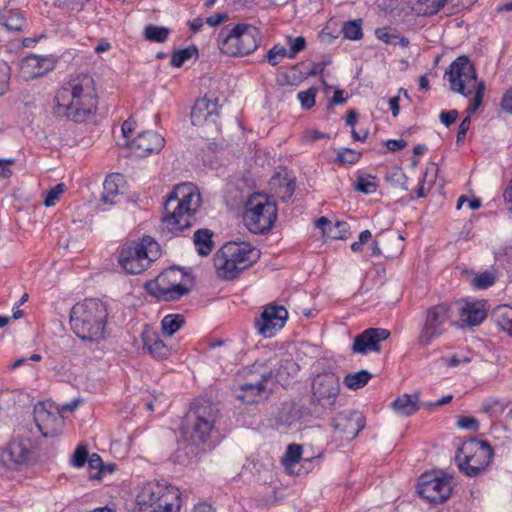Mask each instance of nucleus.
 I'll use <instances>...</instances> for the list:
<instances>
[{
	"label": "nucleus",
	"instance_id": "1",
	"mask_svg": "<svg viewBox=\"0 0 512 512\" xmlns=\"http://www.w3.org/2000/svg\"><path fill=\"white\" fill-rule=\"evenodd\" d=\"M54 113L75 122H84L97 109L95 82L88 74L71 76L55 95Z\"/></svg>",
	"mask_w": 512,
	"mask_h": 512
},
{
	"label": "nucleus",
	"instance_id": "2",
	"mask_svg": "<svg viewBox=\"0 0 512 512\" xmlns=\"http://www.w3.org/2000/svg\"><path fill=\"white\" fill-rule=\"evenodd\" d=\"M201 205V195L192 183H182L168 195L162 215V232L178 235L196 221Z\"/></svg>",
	"mask_w": 512,
	"mask_h": 512
},
{
	"label": "nucleus",
	"instance_id": "3",
	"mask_svg": "<svg viewBox=\"0 0 512 512\" xmlns=\"http://www.w3.org/2000/svg\"><path fill=\"white\" fill-rule=\"evenodd\" d=\"M108 309L97 299H87L73 306L70 325L73 332L83 341L99 343L106 338Z\"/></svg>",
	"mask_w": 512,
	"mask_h": 512
},
{
	"label": "nucleus",
	"instance_id": "4",
	"mask_svg": "<svg viewBox=\"0 0 512 512\" xmlns=\"http://www.w3.org/2000/svg\"><path fill=\"white\" fill-rule=\"evenodd\" d=\"M260 255V250L248 243H226L213 257L216 275L223 280H233L252 266Z\"/></svg>",
	"mask_w": 512,
	"mask_h": 512
},
{
	"label": "nucleus",
	"instance_id": "5",
	"mask_svg": "<svg viewBox=\"0 0 512 512\" xmlns=\"http://www.w3.org/2000/svg\"><path fill=\"white\" fill-rule=\"evenodd\" d=\"M445 78L453 92L468 96L472 91L475 95L467 108L468 115L475 113L480 107L485 90L483 81H477L475 68L466 56H460L454 60L445 73Z\"/></svg>",
	"mask_w": 512,
	"mask_h": 512
},
{
	"label": "nucleus",
	"instance_id": "6",
	"mask_svg": "<svg viewBox=\"0 0 512 512\" xmlns=\"http://www.w3.org/2000/svg\"><path fill=\"white\" fill-rule=\"evenodd\" d=\"M271 385V371L256 362L239 374L234 393L243 403L253 404L267 398Z\"/></svg>",
	"mask_w": 512,
	"mask_h": 512
},
{
	"label": "nucleus",
	"instance_id": "7",
	"mask_svg": "<svg viewBox=\"0 0 512 512\" xmlns=\"http://www.w3.org/2000/svg\"><path fill=\"white\" fill-rule=\"evenodd\" d=\"M219 409L212 403L197 404L185 415L182 433L193 444L205 443L211 436Z\"/></svg>",
	"mask_w": 512,
	"mask_h": 512
},
{
	"label": "nucleus",
	"instance_id": "8",
	"mask_svg": "<svg viewBox=\"0 0 512 512\" xmlns=\"http://www.w3.org/2000/svg\"><path fill=\"white\" fill-rule=\"evenodd\" d=\"M139 512H178V489L160 482L146 483L137 495Z\"/></svg>",
	"mask_w": 512,
	"mask_h": 512
},
{
	"label": "nucleus",
	"instance_id": "9",
	"mask_svg": "<svg viewBox=\"0 0 512 512\" xmlns=\"http://www.w3.org/2000/svg\"><path fill=\"white\" fill-rule=\"evenodd\" d=\"M258 34V30L251 25H228L218 34V48L223 54L232 57L250 54L258 46Z\"/></svg>",
	"mask_w": 512,
	"mask_h": 512
},
{
	"label": "nucleus",
	"instance_id": "10",
	"mask_svg": "<svg viewBox=\"0 0 512 512\" xmlns=\"http://www.w3.org/2000/svg\"><path fill=\"white\" fill-rule=\"evenodd\" d=\"M160 256L159 244L150 236L125 244L120 252L119 264L130 274H140Z\"/></svg>",
	"mask_w": 512,
	"mask_h": 512
},
{
	"label": "nucleus",
	"instance_id": "11",
	"mask_svg": "<svg viewBox=\"0 0 512 512\" xmlns=\"http://www.w3.org/2000/svg\"><path fill=\"white\" fill-rule=\"evenodd\" d=\"M492 457L493 451L487 442L470 439L462 443L455 460L463 474L475 477L488 468Z\"/></svg>",
	"mask_w": 512,
	"mask_h": 512
},
{
	"label": "nucleus",
	"instance_id": "12",
	"mask_svg": "<svg viewBox=\"0 0 512 512\" xmlns=\"http://www.w3.org/2000/svg\"><path fill=\"white\" fill-rule=\"evenodd\" d=\"M277 218V207L267 195L255 193L246 202L243 219L253 233L269 231Z\"/></svg>",
	"mask_w": 512,
	"mask_h": 512
},
{
	"label": "nucleus",
	"instance_id": "13",
	"mask_svg": "<svg viewBox=\"0 0 512 512\" xmlns=\"http://www.w3.org/2000/svg\"><path fill=\"white\" fill-rule=\"evenodd\" d=\"M454 307L450 303H441L429 307L424 316L418 342L421 346H429L435 339L442 336L448 327L455 324Z\"/></svg>",
	"mask_w": 512,
	"mask_h": 512
},
{
	"label": "nucleus",
	"instance_id": "14",
	"mask_svg": "<svg viewBox=\"0 0 512 512\" xmlns=\"http://www.w3.org/2000/svg\"><path fill=\"white\" fill-rule=\"evenodd\" d=\"M35 450L36 441L31 431L23 430L2 450L0 459L5 467L20 470L32 462Z\"/></svg>",
	"mask_w": 512,
	"mask_h": 512
},
{
	"label": "nucleus",
	"instance_id": "15",
	"mask_svg": "<svg viewBox=\"0 0 512 512\" xmlns=\"http://www.w3.org/2000/svg\"><path fill=\"white\" fill-rule=\"evenodd\" d=\"M184 274L180 269L170 268L157 276L153 283L147 285L150 294L165 301L177 300L189 292L182 284Z\"/></svg>",
	"mask_w": 512,
	"mask_h": 512
},
{
	"label": "nucleus",
	"instance_id": "16",
	"mask_svg": "<svg viewBox=\"0 0 512 512\" xmlns=\"http://www.w3.org/2000/svg\"><path fill=\"white\" fill-rule=\"evenodd\" d=\"M340 392V377L333 371L328 370L318 373L312 382V393L314 403L331 408Z\"/></svg>",
	"mask_w": 512,
	"mask_h": 512
},
{
	"label": "nucleus",
	"instance_id": "17",
	"mask_svg": "<svg viewBox=\"0 0 512 512\" xmlns=\"http://www.w3.org/2000/svg\"><path fill=\"white\" fill-rule=\"evenodd\" d=\"M452 492L451 480L438 473H425L418 482V493L432 503H442Z\"/></svg>",
	"mask_w": 512,
	"mask_h": 512
},
{
	"label": "nucleus",
	"instance_id": "18",
	"mask_svg": "<svg viewBox=\"0 0 512 512\" xmlns=\"http://www.w3.org/2000/svg\"><path fill=\"white\" fill-rule=\"evenodd\" d=\"M331 426L341 440L350 441L364 428L365 419L357 411H343L332 419Z\"/></svg>",
	"mask_w": 512,
	"mask_h": 512
},
{
	"label": "nucleus",
	"instance_id": "19",
	"mask_svg": "<svg viewBox=\"0 0 512 512\" xmlns=\"http://www.w3.org/2000/svg\"><path fill=\"white\" fill-rule=\"evenodd\" d=\"M288 317V312L283 306L269 305L255 322V327L263 337H272L280 330Z\"/></svg>",
	"mask_w": 512,
	"mask_h": 512
},
{
	"label": "nucleus",
	"instance_id": "20",
	"mask_svg": "<svg viewBox=\"0 0 512 512\" xmlns=\"http://www.w3.org/2000/svg\"><path fill=\"white\" fill-rule=\"evenodd\" d=\"M390 336V331L383 328H368L357 335L352 344V351L365 355L369 352H380V343Z\"/></svg>",
	"mask_w": 512,
	"mask_h": 512
},
{
	"label": "nucleus",
	"instance_id": "21",
	"mask_svg": "<svg viewBox=\"0 0 512 512\" xmlns=\"http://www.w3.org/2000/svg\"><path fill=\"white\" fill-rule=\"evenodd\" d=\"M403 241V236L395 231L382 232L376 236L372 244V255H383L388 259L396 258L404 248Z\"/></svg>",
	"mask_w": 512,
	"mask_h": 512
},
{
	"label": "nucleus",
	"instance_id": "22",
	"mask_svg": "<svg viewBox=\"0 0 512 512\" xmlns=\"http://www.w3.org/2000/svg\"><path fill=\"white\" fill-rule=\"evenodd\" d=\"M260 364L261 368H266L271 371L272 384L274 381L285 384L289 377L296 375L299 371V365L290 356L275 355Z\"/></svg>",
	"mask_w": 512,
	"mask_h": 512
},
{
	"label": "nucleus",
	"instance_id": "23",
	"mask_svg": "<svg viewBox=\"0 0 512 512\" xmlns=\"http://www.w3.org/2000/svg\"><path fill=\"white\" fill-rule=\"evenodd\" d=\"M164 138L154 131H145L137 135L128 145L137 157L158 153L164 147Z\"/></svg>",
	"mask_w": 512,
	"mask_h": 512
},
{
	"label": "nucleus",
	"instance_id": "24",
	"mask_svg": "<svg viewBox=\"0 0 512 512\" xmlns=\"http://www.w3.org/2000/svg\"><path fill=\"white\" fill-rule=\"evenodd\" d=\"M34 421L38 431L44 437H54L59 432L62 423L58 412H51L43 404H38L34 409Z\"/></svg>",
	"mask_w": 512,
	"mask_h": 512
},
{
	"label": "nucleus",
	"instance_id": "25",
	"mask_svg": "<svg viewBox=\"0 0 512 512\" xmlns=\"http://www.w3.org/2000/svg\"><path fill=\"white\" fill-rule=\"evenodd\" d=\"M53 67V61L49 57L31 54L21 60L20 73L24 79L30 80L43 76Z\"/></svg>",
	"mask_w": 512,
	"mask_h": 512
},
{
	"label": "nucleus",
	"instance_id": "26",
	"mask_svg": "<svg viewBox=\"0 0 512 512\" xmlns=\"http://www.w3.org/2000/svg\"><path fill=\"white\" fill-rule=\"evenodd\" d=\"M218 117L217 103L206 97L197 100L191 111V122L194 126L215 124Z\"/></svg>",
	"mask_w": 512,
	"mask_h": 512
},
{
	"label": "nucleus",
	"instance_id": "27",
	"mask_svg": "<svg viewBox=\"0 0 512 512\" xmlns=\"http://www.w3.org/2000/svg\"><path fill=\"white\" fill-rule=\"evenodd\" d=\"M454 313L457 312L463 324L477 326L486 318V311L480 303H453Z\"/></svg>",
	"mask_w": 512,
	"mask_h": 512
},
{
	"label": "nucleus",
	"instance_id": "28",
	"mask_svg": "<svg viewBox=\"0 0 512 512\" xmlns=\"http://www.w3.org/2000/svg\"><path fill=\"white\" fill-rule=\"evenodd\" d=\"M142 340L144 347L148 350L152 357L158 360L166 359L169 355V348L160 339L159 335L150 329L142 332Z\"/></svg>",
	"mask_w": 512,
	"mask_h": 512
},
{
	"label": "nucleus",
	"instance_id": "29",
	"mask_svg": "<svg viewBox=\"0 0 512 512\" xmlns=\"http://www.w3.org/2000/svg\"><path fill=\"white\" fill-rule=\"evenodd\" d=\"M0 25L12 32H22L27 28V21L20 10L6 6L0 10Z\"/></svg>",
	"mask_w": 512,
	"mask_h": 512
},
{
	"label": "nucleus",
	"instance_id": "30",
	"mask_svg": "<svg viewBox=\"0 0 512 512\" xmlns=\"http://www.w3.org/2000/svg\"><path fill=\"white\" fill-rule=\"evenodd\" d=\"M391 407L401 416H411L420 408L419 393L403 394L392 402Z\"/></svg>",
	"mask_w": 512,
	"mask_h": 512
},
{
	"label": "nucleus",
	"instance_id": "31",
	"mask_svg": "<svg viewBox=\"0 0 512 512\" xmlns=\"http://www.w3.org/2000/svg\"><path fill=\"white\" fill-rule=\"evenodd\" d=\"M302 410L294 404H284L278 412L276 421L279 426L291 427L301 421Z\"/></svg>",
	"mask_w": 512,
	"mask_h": 512
},
{
	"label": "nucleus",
	"instance_id": "32",
	"mask_svg": "<svg viewBox=\"0 0 512 512\" xmlns=\"http://www.w3.org/2000/svg\"><path fill=\"white\" fill-rule=\"evenodd\" d=\"M124 183L121 174L108 175L103 184V194L101 200L106 204H115L114 198L119 194V188Z\"/></svg>",
	"mask_w": 512,
	"mask_h": 512
},
{
	"label": "nucleus",
	"instance_id": "33",
	"mask_svg": "<svg viewBox=\"0 0 512 512\" xmlns=\"http://www.w3.org/2000/svg\"><path fill=\"white\" fill-rule=\"evenodd\" d=\"M213 233L208 229H199L194 233L193 241L197 252L202 256H207L214 248L212 241Z\"/></svg>",
	"mask_w": 512,
	"mask_h": 512
},
{
	"label": "nucleus",
	"instance_id": "34",
	"mask_svg": "<svg viewBox=\"0 0 512 512\" xmlns=\"http://www.w3.org/2000/svg\"><path fill=\"white\" fill-rule=\"evenodd\" d=\"M495 323L504 331L512 335V307L509 305H501L496 307L492 312Z\"/></svg>",
	"mask_w": 512,
	"mask_h": 512
},
{
	"label": "nucleus",
	"instance_id": "35",
	"mask_svg": "<svg viewBox=\"0 0 512 512\" xmlns=\"http://www.w3.org/2000/svg\"><path fill=\"white\" fill-rule=\"evenodd\" d=\"M376 37L386 44L401 45L406 47L409 44L408 38L398 36L392 29L384 27L375 30Z\"/></svg>",
	"mask_w": 512,
	"mask_h": 512
},
{
	"label": "nucleus",
	"instance_id": "36",
	"mask_svg": "<svg viewBox=\"0 0 512 512\" xmlns=\"http://www.w3.org/2000/svg\"><path fill=\"white\" fill-rule=\"evenodd\" d=\"M371 377L372 375L367 370H360L346 375L343 382L348 388L357 390L364 387Z\"/></svg>",
	"mask_w": 512,
	"mask_h": 512
},
{
	"label": "nucleus",
	"instance_id": "37",
	"mask_svg": "<svg viewBox=\"0 0 512 512\" xmlns=\"http://www.w3.org/2000/svg\"><path fill=\"white\" fill-rule=\"evenodd\" d=\"M448 0H416L414 9L423 15L436 14Z\"/></svg>",
	"mask_w": 512,
	"mask_h": 512
},
{
	"label": "nucleus",
	"instance_id": "38",
	"mask_svg": "<svg viewBox=\"0 0 512 512\" xmlns=\"http://www.w3.org/2000/svg\"><path fill=\"white\" fill-rule=\"evenodd\" d=\"M184 322V317L180 314L166 315L161 321L162 331L165 335L172 336L181 328Z\"/></svg>",
	"mask_w": 512,
	"mask_h": 512
},
{
	"label": "nucleus",
	"instance_id": "39",
	"mask_svg": "<svg viewBox=\"0 0 512 512\" xmlns=\"http://www.w3.org/2000/svg\"><path fill=\"white\" fill-rule=\"evenodd\" d=\"M342 33L349 40H360L363 37L362 20L347 21L343 24Z\"/></svg>",
	"mask_w": 512,
	"mask_h": 512
},
{
	"label": "nucleus",
	"instance_id": "40",
	"mask_svg": "<svg viewBox=\"0 0 512 512\" xmlns=\"http://www.w3.org/2000/svg\"><path fill=\"white\" fill-rule=\"evenodd\" d=\"M170 30L166 27L148 25L144 30L145 38L151 42L163 43L168 38Z\"/></svg>",
	"mask_w": 512,
	"mask_h": 512
},
{
	"label": "nucleus",
	"instance_id": "41",
	"mask_svg": "<svg viewBox=\"0 0 512 512\" xmlns=\"http://www.w3.org/2000/svg\"><path fill=\"white\" fill-rule=\"evenodd\" d=\"M198 49L196 46H190L188 48L178 50L173 53L171 57V65L174 67H181L187 60L196 57Z\"/></svg>",
	"mask_w": 512,
	"mask_h": 512
},
{
	"label": "nucleus",
	"instance_id": "42",
	"mask_svg": "<svg viewBox=\"0 0 512 512\" xmlns=\"http://www.w3.org/2000/svg\"><path fill=\"white\" fill-rule=\"evenodd\" d=\"M356 189L364 194L374 193L377 189L375 178L372 176H359L356 182Z\"/></svg>",
	"mask_w": 512,
	"mask_h": 512
},
{
	"label": "nucleus",
	"instance_id": "43",
	"mask_svg": "<svg viewBox=\"0 0 512 512\" xmlns=\"http://www.w3.org/2000/svg\"><path fill=\"white\" fill-rule=\"evenodd\" d=\"M495 280L496 276L494 273L485 271L475 276L472 280V284L476 288L485 289L492 286L495 283Z\"/></svg>",
	"mask_w": 512,
	"mask_h": 512
},
{
	"label": "nucleus",
	"instance_id": "44",
	"mask_svg": "<svg viewBox=\"0 0 512 512\" xmlns=\"http://www.w3.org/2000/svg\"><path fill=\"white\" fill-rule=\"evenodd\" d=\"M317 89L315 87H311L306 91H300L297 95L302 108L310 109L315 105V97H316Z\"/></svg>",
	"mask_w": 512,
	"mask_h": 512
},
{
	"label": "nucleus",
	"instance_id": "45",
	"mask_svg": "<svg viewBox=\"0 0 512 512\" xmlns=\"http://www.w3.org/2000/svg\"><path fill=\"white\" fill-rule=\"evenodd\" d=\"M65 191V185L63 183L57 184L52 189H50L46 197L44 199V205L46 207H51L56 204V202L59 200L60 195Z\"/></svg>",
	"mask_w": 512,
	"mask_h": 512
},
{
	"label": "nucleus",
	"instance_id": "46",
	"mask_svg": "<svg viewBox=\"0 0 512 512\" xmlns=\"http://www.w3.org/2000/svg\"><path fill=\"white\" fill-rule=\"evenodd\" d=\"M288 43L290 45V50L288 51V57L290 59L295 58L296 55L306 47V40L302 36L296 38L288 37Z\"/></svg>",
	"mask_w": 512,
	"mask_h": 512
},
{
	"label": "nucleus",
	"instance_id": "47",
	"mask_svg": "<svg viewBox=\"0 0 512 512\" xmlns=\"http://www.w3.org/2000/svg\"><path fill=\"white\" fill-rule=\"evenodd\" d=\"M302 446L298 444H289L285 454L286 462L290 465L296 464L301 459Z\"/></svg>",
	"mask_w": 512,
	"mask_h": 512
},
{
	"label": "nucleus",
	"instance_id": "48",
	"mask_svg": "<svg viewBox=\"0 0 512 512\" xmlns=\"http://www.w3.org/2000/svg\"><path fill=\"white\" fill-rule=\"evenodd\" d=\"M360 154L352 149H343L338 152L337 160L342 164H353L359 160Z\"/></svg>",
	"mask_w": 512,
	"mask_h": 512
},
{
	"label": "nucleus",
	"instance_id": "49",
	"mask_svg": "<svg viewBox=\"0 0 512 512\" xmlns=\"http://www.w3.org/2000/svg\"><path fill=\"white\" fill-rule=\"evenodd\" d=\"M286 55L288 56V51L286 50L285 47L275 45L268 51L267 60L272 66H276L279 63L278 57L283 58Z\"/></svg>",
	"mask_w": 512,
	"mask_h": 512
},
{
	"label": "nucleus",
	"instance_id": "50",
	"mask_svg": "<svg viewBox=\"0 0 512 512\" xmlns=\"http://www.w3.org/2000/svg\"><path fill=\"white\" fill-rule=\"evenodd\" d=\"M439 171V168L436 164L431 163L430 166L426 169V172L421 179L420 186L417 189V196L418 197H424L426 195L425 193V184L427 182V178L430 174H432L433 177H436L437 173Z\"/></svg>",
	"mask_w": 512,
	"mask_h": 512
},
{
	"label": "nucleus",
	"instance_id": "51",
	"mask_svg": "<svg viewBox=\"0 0 512 512\" xmlns=\"http://www.w3.org/2000/svg\"><path fill=\"white\" fill-rule=\"evenodd\" d=\"M348 230H349V225L346 222L338 221L334 224L332 223V230H330L328 237H331L333 239L344 238L345 234L348 232Z\"/></svg>",
	"mask_w": 512,
	"mask_h": 512
},
{
	"label": "nucleus",
	"instance_id": "52",
	"mask_svg": "<svg viewBox=\"0 0 512 512\" xmlns=\"http://www.w3.org/2000/svg\"><path fill=\"white\" fill-rule=\"evenodd\" d=\"M88 451L84 446H78L72 456V464L75 467H82L87 461Z\"/></svg>",
	"mask_w": 512,
	"mask_h": 512
},
{
	"label": "nucleus",
	"instance_id": "53",
	"mask_svg": "<svg viewBox=\"0 0 512 512\" xmlns=\"http://www.w3.org/2000/svg\"><path fill=\"white\" fill-rule=\"evenodd\" d=\"M457 426L462 429L477 431L479 429V421L474 417L462 416L457 420Z\"/></svg>",
	"mask_w": 512,
	"mask_h": 512
},
{
	"label": "nucleus",
	"instance_id": "54",
	"mask_svg": "<svg viewBox=\"0 0 512 512\" xmlns=\"http://www.w3.org/2000/svg\"><path fill=\"white\" fill-rule=\"evenodd\" d=\"M10 68L6 64L0 65V96L8 90Z\"/></svg>",
	"mask_w": 512,
	"mask_h": 512
},
{
	"label": "nucleus",
	"instance_id": "55",
	"mask_svg": "<svg viewBox=\"0 0 512 512\" xmlns=\"http://www.w3.org/2000/svg\"><path fill=\"white\" fill-rule=\"evenodd\" d=\"M470 124H471V119H470V116L468 115L467 117H465L462 120V122L459 125L458 133H457V142H461L464 140L466 133L470 128Z\"/></svg>",
	"mask_w": 512,
	"mask_h": 512
},
{
	"label": "nucleus",
	"instance_id": "56",
	"mask_svg": "<svg viewBox=\"0 0 512 512\" xmlns=\"http://www.w3.org/2000/svg\"><path fill=\"white\" fill-rule=\"evenodd\" d=\"M458 112L456 110L442 111L440 113L441 122L449 127L457 118Z\"/></svg>",
	"mask_w": 512,
	"mask_h": 512
},
{
	"label": "nucleus",
	"instance_id": "57",
	"mask_svg": "<svg viewBox=\"0 0 512 512\" xmlns=\"http://www.w3.org/2000/svg\"><path fill=\"white\" fill-rule=\"evenodd\" d=\"M14 164V159H0V177L8 178L12 175L10 165Z\"/></svg>",
	"mask_w": 512,
	"mask_h": 512
},
{
	"label": "nucleus",
	"instance_id": "58",
	"mask_svg": "<svg viewBox=\"0 0 512 512\" xmlns=\"http://www.w3.org/2000/svg\"><path fill=\"white\" fill-rule=\"evenodd\" d=\"M304 139L308 142H315L321 138H326L328 137L326 134L318 131V130H313V129H310V130H306L304 132V135H303Z\"/></svg>",
	"mask_w": 512,
	"mask_h": 512
},
{
	"label": "nucleus",
	"instance_id": "59",
	"mask_svg": "<svg viewBox=\"0 0 512 512\" xmlns=\"http://www.w3.org/2000/svg\"><path fill=\"white\" fill-rule=\"evenodd\" d=\"M501 107L505 112L512 114V89L508 90L504 94L501 101Z\"/></svg>",
	"mask_w": 512,
	"mask_h": 512
},
{
	"label": "nucleus",
	"instance_id": "60",
	"mask_svg": "<svg viewBox=\"0 0 512 512\" xmlns=\"http://www.w3.org/2000/svg\"><path fill=\"white\" fill-rule=\"evenodd\" d=\"M316 226L320 228L324 235L329 236L330 230H332V222L325 217H320L316 221Z\"/></svg>",
	"mask_w": 512,
	"mask_h": 512
},
{
	"label": "nucleus",
	"instance_id": "61",
	"mask_svg": "<svg viewBox=\"0 0 512 512\" xmlns=\"http://www.w3.org/2000/svg\"><path fill=\"white\" fill-rule=\"evenodd\" d=\"M407 145L406 141L402 140V139H399V140H395V139H390L386 142V147L390 150V151H397V150H401L403 148H405Z\"/></svg>",
	"mask_w": 512,
	"mask_h": 512
},
{
	"label": "nucleus",
	"instance_id": "62",
	"mask_svg": "<svg viewBox=\"0 0 512 512\" xmlns=\"http://www.w3.org/2000/svg\"><path fill=\"white\" fill-rule=\"evenodd\" d=\"M134 124H135V121L132 118L127 119L122 124V133L126 139H129L131 137V134L134 129Z\"/></svg>",
	"mask_w": 512,
	"mask_h": 512
},
{
	"label": "nucleus",
	"instance_id": "63",
	"mask_svg": "<svg viewBox=\"0 0 512 512\" xmlns=\"http://www.w3.org/2000/svg\"><path fill=\"white\" fill-rule=\"evenodd\" d=\"M295 187H296V184H295L294 180H290L289 182H287V184L285 186L284 194L281 195V198L284 201L290 199L292 197V195L294 194Z\"/></svg>",
	"mask_w": 512,
	"mask_h": 512
},
{
	"label": "nucleus",
	"instance_id": "64",
	"mask_svg": "<svg viewBox=\"0 0 512 512\" xmlns=\"http://www.w3.org/2000/svg\"><path fill=\"white\" fill-rule=\"evenodd\" d=\"M503 197L507 209L512 211V180L510 185L505 189Z\"/></svg>",
	"mask_w": 512,
	"mask_h": 512
}]
</instances>
